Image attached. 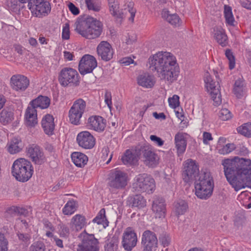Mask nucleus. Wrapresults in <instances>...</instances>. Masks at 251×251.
<instances>
[{"label": "nucleus", "instance_id": "obj_1", "mask_svg": "<svg viewBox=\"0 0 251 251\" xmlns=\"http://www.w3.org/2000/svg\"><path fill=\"white\" fill-rule=\"evenodd\" d=\"M222 164L227 181L236 191L251 188V160L235 157L223 160Z\"/></svg>", "mask_w": 251, "mask_h": 251}, {"label": "nucleus", "instance_id": "obj_2", "mask_svg": "<svg viewBox=\"0 0 251 251\" xmlns=\"http://www.w3.org/2000/svg\"><path fill=\"white\" fill-rule=\"evenodd\" d=\"M149 68L156 72L160 79L168 84L176 80L179 73V67L176 57L169 52H158L150 56L148 59Z\"/></svg>", "mask_w": 251, "mask_h": 251}, {"label": "nucleus", "instance_id": "obj_3", "mask_svg": "<svg viewBox=\"0 0 251 251\" xmlns=\"http://www.w3.org/2000/svg\"><path fill=\"white\" fill-rule=\"evenodd\" d=\"M75 30L88 39L98 38L102 31V24L97 19L87 16L78 19L75 24Z\"/></svg>", "mask_w": 251, "mask_h": 251}, {"label": "nucleus", "instance_id": "obj_4", "mask_svg": "<svg viewBox=\"0 0 251 251\" xmlns=\"http://www.w3.org/2000/svg\"><path fill=\"white\" fill-rule=\"evenodd\" d=\"M11 172L13 176L17 180L24 182L28 180L32 176L33 168L30 161L20 158L14 162Z\"/></svg>", "mask_w": 251, "mask_h": 251}, {"label": "nucleus", "instance_id": "obj_5", "mask_svg": "<svg viewBox=\"0 0 251 251\" xmlns=\"http://www.w3.org/2000/svg\"><path fill=\"white\" fill-rule=\"evenodd\" d=\"M132 188L137 192L152 193L155 190V184L154 179L147 174L137 175L134 179Z\"/></svg>", "mask_w": 251, "mask_h": 251}, {"label": "nucleus", "instance_id": "obj_6", "mask_svg": "<svg viewBox=\"0 0 251 251\" xmlns=\"http://www.w3.org/2000/svg\"><path fill=\"white\" fill-rule=\"evenodd\" d=\"M21 3H28L27 6L33 15L41 17L47 15L51 10L49 2L46 0H18Z\"/></svg>", "mask_w": 251, "mask_h": 251}, {"label": "nucleus", "instance_id": "obj_7", "mask_svg": "<svg viewBox=\"0 0 251 251\" xmlns=\"http://www.w3.org/2000/svg\"><path fill=\"white\" fill-rule=\"evenodd\" d=\"M128 176L127 173L117 169L110 171L108 177V185L112 189L121 190L127 184Z\"/></svg>", "mask_w": 251, "mask_h": 251}, {"label": "nucleus", "instance_id": "obj_8", "mask_svg": "<svg viewBox=\"0 0 251 251\" xmlns=\"http://www.w3.org/2000/svg\"><path fill=\"white\" fill-rule=\"evenodd\" d=\"M79 74L74 69L63 68L58 75V81L62 86H74L79 84Z\"/></svg>", "mask_w": 251, "mask_h": 251}, {"label": "nucleus", "instance_id": "obj_9", "mask_svg": "<svg viewBox=\"0 0 251 251\" xmlns=\"http://www.w3.org/2000/svg\"><path fill=\"white\" fill-rule=\"evenodd\" d=\"M81 242L78 244L76 251H99V242L94 234L86 233L81 235Z\"/></svg>", "mask_w": 251, "mask_h": 251}, {"label": "nucleus", "instance_id": "obj_10", "mask_svg": "<svg viewBox=\"0 0 251 251\" xmlns=\"http://www.w3.org/2000/svg\"><path fill=\"white\" fill-rule=\"evenodd\" d=\"M139 156H140L144 164L150 167H154L158 163L157 155L153 151L151 147L145 145L138 149Z\"/></svg>", "mask_w": 251, "mask_h": 251}, {"label": "nucleus", "instance_id": "obj_11", "mask_svg": "<svg viewBox=\"0 0 251 251\" xmlns=\"http://www.w3.org/2000/svg\"><path fill=\"white\" fill-rule=\"evenodd\" d=\"M206 75L204 82L206 88L210 94L211 98L214 101V104L215 106H218L222 102L219 83L218 81L212 79L208 73Z\"/></svg>", "mask_w": 251, "mask_h": 251}, {"label": "nucleus", "instance_id": "obj_12", "mask_svg": "<svg viewBox=\"0 0 251 251\" xmlns=\"http://www.w3.org/2000/svg\"><path fill=\"white\" fill-rule=\"evenodd\" d=\"M141 244L144 251H155L158 245L156 234L150 230L144 231L142 235Z\"/></svg>", "mask_w": 251, "mask_h": 251}, {"label": "nucleus", "instance_id": "obj_13", "mask_svg": "<svg viewBox=\"0 0 251 251\" xmlns=\"http://www.w3.org/2000/svg\"><path fill=\"white\" fill-rule=\"evenodd\" d=\"M137 235L135 230L128 227L124 230L122 235V246L126 251H131L136 246Z\"/></svg>", "mask_w": 251, "mask_h": 251}, {"label": "nucleus", "instance_id": "obj_14", "mask_svg": "<svg viewBox=\"0 0 251 251\" xmlns=\"http://www.w3.org/2000/svg\"><path fill=\"white\" fill-rule=\"evenodd\" d=\"M97 66L96 58L90 54L84 55L81 59L78 66L79 73L82 75L91 73Z\"/></svg>", "mask_w": 251, "mask_h": 251}, {"label": "nucleus", "instance_id": "obj_15", "mask_svg": "<svg viewBox=\"0 0 251 251\" xmlns=\"http://www.w3.org/2000/svg\"><path fill=\"white\" fill-rule=\"evenodd\" d=\"M199 173L198 166L195 161L189 159L185 161L182 173V177L185 182L188 183L195 179Z\"/></svg>", "mask_w": 251, "mask_h": 251}, {"label": "nucleus", "instance_id": "obj_16", "mask_svg": "<svg viewBox=\"0 0 251 251\" xmlns=\"http://www.w3.org/2000/svg\"><path fill=\"white\" fill-rule=\"evenodd\" d=\"M76 141L79 147L85 149H91L95 145V138L87 131L79 133L76 137Z\"/></svg>", "mask_w": 251, "mask_h": 251}, {"label": "nucleus", "instance_id": "obj_17", "mask_svg": "<svg viewBox=\"0 0 251 251\" xmlns=\"http://www.w3.org/2000/svg\"><path fill=\"white\" fill-rule=\"evenodd\" d=\"M98 55L101 60L108 61L112 58L114 51L111 45L107 41H102L100 42L97 48Z\"/></svg>", "mask_w": 251, "mask_h": 251}, {"label": "nucleus", "instance_id": "obj_18", "mask_svg": "<svg viewBox=\"0 0 251 251\" xmlns=\"http://www.w3.org/2000/svg\"><path fill=\"white\" fill-rule=\"evenodd\" d=\"M27 155L36 164L41 165L46 161V157L40 148L34 145L26 149Z\"/></svg>", "mask_w": 251, "mask_h": 251}, {"label": "nucleus", "instance_id": "obj_19", "mask_svg": "<svg viewBox=\"0 0 251 251\" xmlns=\"http://www.w3.org/2000/svg\"><path fill=\"white\" fill-rule=\"evenodd\" d=\"M106 124V120L102 117L92 116L88 118L87 126L89 129L101 132L104 130Z\"/></svg>", "mask_w": 251, "mask_h": 251}, {"label": "nucleus", "instance_id": "obj_20", "mask_svg": "<svg viewBox=\"0 0 251 251\" xmlns=\"http://www.w3.org/2000/svg\"><path fill=\"white\" fill-rule=\"evenodd\" d=\"M10 82L12 88L16 91H25L29 84L28 79L20 75H13L10 79Z\"/></svg>", "mask_w": 251, "mask_h": 251}, {"label": "nucleus", "instance_id": "obj_21", "mask_svg": "<svg viewBox=\"0 0 251 251\" xmlns=\"http://www.w3.org/2000/svg\"><path fill=\"white\" fill-rule=\"evenodd\" d=\"M152 210L155 213L156 217H164L166 212L164 199L157 196H154L152 200Z\"/></svg>", "mask_w": 251, "mask_h": 251}, {"label": "nucleus", "instance_id": "obj_22", "mask_svg": "<svg viewBox=\"0 0 251 251\" xmlns=\"http://www.w3.org/2000/svg\"><path fill=\"white\" fill-rule=\"evenodd\" d=\"M214 185L195 184V194L200 199L206 200L212 194Z\"/></svg>", "mask_w": 251, "mask_h": 251}, {"label": "nucleus", "instance_id": "obj_23", "mask_svg": "<svg viewBox=\"0 0 251 251\" xmlns=\"http://www.w3.org/2000/svg\"><path fill=\"white\" fill-rule=\"evenodd\" d=\"M14 120V109L11 107H5L0 112V123L3 126L10 124Z\"/></svg>", "mask_w": 251, "mask_h": 251}, {"label": "nucleus", "instance_id": "obj_24", "mask_svg": "<svg viewBox=\"0 0 251 251\" xmlns=\"http://www.w3.org/2000/svg\"><path fill=\"white\" fill-rule=\"evenodd\" d=\"M42 126L45 133L49 135H52L54 134L55 125L54 123V118L50 114L46 115L42 120Z\"/></svg>", "mask_w": 251, "mask_h": 251}, {"label": "nucleus", "instance_id": "obj_25", "mask_svg": "<svg viewBox=\"0 0 251 251\" xmlns=\"http://www.w3.org/2000/svg\"><path fill=\"white\" fill-rule=\"evenodd\" d=\"M246 85L242 77L238 78L235 80L232 92L235 96L238 98H242L246 93Z\"/></svg>", "mask_w": 251, "mask_h": 251}, {"label": "nucleus", "instance_id": "obj_26", "mask_svg": "<svg viewBox=\"0 0 251 251\" xmlns=\"http://www.w3.org/2000/svg\"><path fill=\"white\" fill-rule=\"evenodd\" d=\"M50 103V100L48 97L40 95L30 101L29 106L36 110L37 108L43 109L47 108Z\"/></svg>", "mask_w": 251, "mask_h": 251}, {"label": "nucleus", "instance_id": "obj_27", "mask_svg": "<svg viewBox=\"0 0 251 251\" xmlns=\"http://www.w3.org/2000/svg\"><path fill=\"white\" fill-rule=\"evenodd\" d=\"M138 149L135 151L127 150L122 157V160L125 165L135 164L138 159Z\"/></svg>", "mask_w": 251, "mask_h": 251}, {"label": "nucleus", "instance_id": "obj_28", "mask_svg": "<svg viewBox=\"0 0 251 251\" xmlns=\"http://www.w3.org/2000/svg\"><path fill=\"white\" fill-rule=\"evenodd\" d=\"M214 38L222 47H226L228 44V38L224 29L221 27L213 29Z\"/></svg>", "mask_w": 251, "mask_h": 251}, {"label": "nucleus", "instance_id": "obj_29", "mask_svg": "<svg viewBox=\"0 0 251 251\" xmlns=\"http://www.w3.org/2000/svg\"><path fill=\"white\" fill-rule=\"evenodd\" d=\"M86 218L81 214L75 215L71 219L70 226L73 230H80L86 225Z\"/></svg>", "mask_w": 251, "mask_h": 251}, {"label": "nucleus", "instance_id": "obj_30", "mask_svg": "<svg viewBox=\"0 0 251 251\" xmlns=\"http://www.w3.org/2000/svg\"><path fill=\"white\" fill-rule=\"evenodd\" d=\"M176 147L178 155L183 154L186 150L187 141L182 133H177L175 137Z\"/></svg>", "mask_w": 251, "mask_h": 251}, {"label": "nucleus", "instance_id": "obj_31", "mask_svg": "<svg viewBox=\"0 0 251 251\" xmlns=\"http://www.w3.org/2000/svg\"><path fill=\"white\" fill-rule=\"evenodd\" d=\"M137 80L139 85L147 88H152L155 82L154 77L148 74L140 75L138 77Z\"/></svg>", "mask_w": 251, "mask_h": 251}, {"label": "nucleus", "instance_id": "obj_32", "mask_svg": "<svg viewBox=\"0 0 251 251\" xmlns=\"http://www.w3.org/2000/svg\"><path fill=\"white\" fill-rule=\"evenodd\" d=\"M127 202L131 207L142 208L146 206V201L141 195H136L128 197Z\"/></svg>", "mask_w": 251, "mask_h": 251}, {"label": "nucleus", "instance_id": "obj_33", "mask_svg": "<svg viewBox=\"0 0 251 251\" xmlns=\"http://www.w3.org/2000/svg\"><path fill=\"white\" fill-rule=\"evenodd\" d=\"M7 150L10 154H15L22 151L24 144L20 139L13 138L7 144Z\"/></svg>", "mask_w": 251, "mask_h": 251}, {"label": "nucleus", "instance_id": "obj_34", "mask_svg": "<svg viewBox=\"0 0 251 251\" xmlns=\"http://www.w3.org/2000/svg\"><path fill=\"white\" fill-rule=\"evenodd\" d=\"M25 118L26 125L27 126L30 127L34 126L37 124V110L28 106L25 112Z\"/></svg>", "mask_w": 251, "mask_h": 251}, {"label": "nucleus", "instance_id": "obj_35", "mask_svg": "<svg viewBox=\"0 0 251 251\" xmlns=\"http://www.w3.org/2000/svg\"><path fill=\"white\" fill-rule=\"evenodd\" d=\"M71 158L75 165L79 167H84L88 161V157L85 154L80 152H73Z\"/></svg>", "mask_w": 251, "mask_h": 251}, {"label": "nucleus", "instance_id": "obj_36", "mask_svg": "<svg viewBox=\"0 0 251 251\" xmlns=\"http://www.w3.org/2000/svg\"><path fill=\"white\" fill-rule=\"evenodd\" d=\"M188 206L186 201L183 200H178L174 203L173 211L175 215L178 217L183 215L187 211Z\"/></svg>", "mask_w": 251, "mask_h": 251}, {"label": "nucleus", "instance_id": "obj_37", "mask_svg": "<svg viewBox=\"0 0 251 251\" xmlns=\"http://www.w3.org/2000/svg\"><path fill=\"white\" fill-rule=\"evenodd\" d=\"M195 184L214 185L213 177L210 173L207 171H201L199 174V179L196 180Z\"/></svg>", "mask_w": 251, "mask_h": 251}, {"label": "nucleus", "instance_id": "obj_38", "mask_svg": "<svg viewBox=\"0 0 251 251\" xmlns=\"http://www.w3.org/2000/svg\"><path fill=\"white\" fill-rule=\"evenodd\" d=\"M108 5L111 14L118 18H123L124 14L120 11L119 3L117 0H108Z\"/></svg>", "mask_w": 251, "mask_h": 251}, {"label": "nucleus", "instance_id": "obj_39", "mask_svg": "<svg viewBox=\"0 0 251 251\" xmlns=\"http://www.w3.org/2000/svg\"><path fill=\"white\" fill-rule=\"evenodd\" d=\"M92 222L96 223L98 225H102L104 227H106L108 226L109 222L106 218L105 210L104 208L100 209Z\"/></svg>", "mask_w": 251, "mask_h": 251}, {"label": "nucleus", "instance_id": "obj_40", "mask_svg": "<svg viewBox=\"0 0 251 251\" xmlns=\"http://www.w3.org/2000/svg\"><path fill=\"white\" fill-rule=\"evenodd\" d=\"M162 15V17L171 25L175 26L179 25L180 19L177 14H170L168 11L164 10Z\"/></svg>", "mask_w": 251, "mask_h": 251}, {"label": "nucleus", "instance_id": "obj_41", "mask_svg": "<svg viewBox=\"0 0 251 251\" xmlns=\"http://www.w3.org/2000/svg\"><path fill=\"white\" fill-rule=\"evenodd\" d=\"M88 10L98 12L101 9V2L98 0H85Z\"/></svg>", "mask_w": 251, "mask_h": 251}, {"label": "nucleus", "instance_id": "obj_42", "mask_svg": "<svg viewBox=\"0 0 251 251\" xmlns=\"http://www.w3.org/2000/svg\"><path fill=\"white\" fill-rule=\"evenodd\" d=\"M83 114L70 108L69 111V118L70 123L75 125L80 124V119Z\"/></svg>", "mask_w": 251, "mask_h": 251}, {"label": "nucleus", "instance_id": "obj_43", "mask_svg": "<svg viewBox=\"0 0 251 251\" xmlns=\"http://www.w3.org/2000/svg\"><path fill=\"white\" fill-rule=\"evenodd\" d=\"M77 208V204L74 200L69 201L63 208L64 214L69 215L73 214Z\"/></svg>", "mask_w": 251, "mask_h": 251}, {"label": "nucleus", "instance_id": "obj_44", "mask_svg": "<svg viewBox=\"0 0 251 251\" xmlns=\"http://www.w3.org/2000/svg\"><path fill=\"white\" fill-rule=\"evenodd\" d=\"M238 133L247 137L251 138V123L244 124L237 128Z\"/></svg>", "mask_w": 251, "mask_h": 251}, {"label": "nucleus", "instance_id": "obj_45", "mask_svg": "<svg viewBox=\"0 0 251 251\" xmlns=\"http://www.w3.org/2000/svg\"><path fill=\"white\" fill-rule=\"evenodd\" d=\"M71 109L83 114L86 109V102L82 99L75 100Z\"/></svg>", "mask_w": 251, "mask_h": 251}, {"label": "nucleus", "instance_id": "obj_46", "mask_svg": "<svg viewBox=\"0 0 251 251\" xmlns=\"http://www.w3.org/2000/svg\"><path fill=\"white\" fill-rule=\"evenodd\" d=\"M224 15L227 24L233 25L235 20L232 12L231 7L227 5H224Z\"/></svg>", "mask_w": 251, "mask_h": 251}, {"label": "nucleus", "instance_id": "obj_47", "mask_svg": "<svg viewBox=\"0 0 251 251\" xmlns=\"http://www.w3.org/2000/svg\"><path fill=\"white\" fill-rule=\"evenodd\" d=\"M119 241L116 237L108 240L104 246L105 251H117Z\"/></svg>", "mask_w": 251, "mask_h": 251}, {"label": "nucleus", "instance_id": "obj_48", "mask_svg": "<svg viewBox=\"0 0 251 251\" xmlns=\"http://www.w3.org/2000/svg\"><path fill=\"white\" fill-rule=\"evenodd\" d=\"M6 212L11 215L18 214L26 217L28 214L27 210L23 207L12 206L7 210Z\"/></svg>", "mask_w": 251, "mask_h": 251}, {"label": "nucleus", "instance_id": "obj_49", "mask_svg": "<svg viewBox=\"0 0 251 251\" xmlns=\"http://www.w3.org/2000/svg\"><path fill=\"white\" fill-rule=\"evenodd\" d=\"M46 246L41 241L34 242L29 247V251H46Z\"/></svg>", "mask_w": 251, "mask_h": 251}, {"label": "nucleus", "instance_id": "obj_50", "mask_svg": "<svg viewBox=\"0 0 251 251\" xmlns=\"http://www.w3.org/2000/svg\"><path fill=\"white\" fill-rule=\"evenodd\" d=\"M225 55L229 61V69H233L235 67V60L232 52L230 49H226L225 52Z\"/></svg>", "mask_w": 251, "mask_h": 251}, {"label": "nucleus", "instance_id": "obj_51", "mask_svg": "<svg viewBox=\"0 0 251 251\" xmlns=\"http://www.w3.org/2000/svg\"><path fill=\"white\" fill-rule=\"evenodd\" d=\"M235 148V146L234 144H227L219 149V153L222 154H226L233 151Z\"/></svg>", "mask_w": 251, "mask_h": 251}, {"label": "nucleus", "instance_id": "obj_52", "mask_svg": "<svg viewBox=\"0 0 251 251\" xmlns=\"http://www.w3.org/2000/svg\"><path fill=\"white\" fill-rule=\"evenodd\" d=\"M219 117L223 121H227L232 117L231 112L226 108H223L219 112Z\"/></svg>", "mask_w": 251, "mask_h": 251}, {"label": "nucleus", "instance_id": "obj_53", "mask_svg": "<svg viewBox=\"0 0 251 251\" xmlns=\"http://www.w3.org/2000/svg\"><path fill=\"white\" fill-rule=\"evenodd\" d=\"M8 243L4 234L0 232V251H7Z\"/></svg>", "mask_w": 251, "mask_h": 251}, {"label": "nucleus", "instance_id": "obj_54", "mask_svg": "<svg viewBox=\"0 0 251 251\" xmlns=\"http://www.w3.org/2000/svg\"><path fill=\"white\" fill-rule=\"evenodd\" d=\"M59 234L62 237H67L70 234V229L68 226L64 224L59 225Z\"/></svg>", "mask_w": 251, "mask_h": 251}, {"label": "nucleus", "instance_id": "obj_55", "mask_svg": "<svg viewBox=\"0 0 251 251\" xmlns=\"http://www.w3.org/2000/svg\"><path fill=\"white\" fill-rule=\"evenodd\" d=\"M169 105L174 108H176L179 104V97L177 95H175L172 98L168 99Z\"/></svg>", "mask_w": 251, "mask_h": 251}, {"label": "nucleus", "instance_id": "obj_56", "mask_svg": "<svg viewBox=\"0 0 251 251\" xmlns=\"http://www.w3.org/2000/svg\"><path fill=\"white\" fill-rule=\"evenodd\" d=\"M134 3L133 2H129L127 4L128 11L130 14V17L129 18V20L133 22L136 13V10L133 8Z\"/></svg>", "mask_w": 251, "mask_h": 251}, {"label": "nucleus", "instance_id": "obj_57", "mask_svg": "<svg viewBox=\"0 0 251 251\" xmlns=\"http://www.w3.org/2000/svg\"><path fill=\"white\" fill-rule=\"evenodd\" d=\"M62 38L63 40H68L70 38L69 25L66 23L64 25L62 29Z\"/></svg>", "mask_w": 251, "mask_h": 251}, {"label": "nucleus", "instance_id": "obj_58", "mask_svg": "<svg viewBox=\"0 0 251 251\" xmlns=\"http://www.w3.org/2000/svg\"><path fill=\"white\" fill-rule=\"evenodd\" d=\"M17 235L20 240L27 244H28L29 243L31 237L29 234L27 233L24 234L22 233L18 232L17 233Z\"/></svg>", "mask_w": 251, "mask_h": 251}, {"label": "nucleus", "instance_id": "obj_59", "mask_svg": "<svg viewBox=\"0 0 251 251\" xmlns=\"http://www.w3.org/2000/svg\"><path fill=\"white\" fill-rule=\"evenodd\" d=\"M159 239L160 242L161 243L162 245L164 247H167L170 244V238L169 237V236L165 234H162L159 237Z\"/></svg>", "mask_w": 251, "mask_h": 251}, {"label": "nucleus", "instance_id": "obj_60", "mask_svg": "<svg viewBox=\"0 0 251 251\" xmlns=\"http://www.w3.org/2000/svg\"><path fill=\"white\" fill-rule=\"evenodd\" d=\"M150 139L152 142H153L158 146H162L164 144V141L161 138L156 135H151Z\"/></svg>", "mask_w": 251, "mask_h": 251}, {"label": "nucleus", "instance_id": "obj_61", "mask_svg": "<svg viewBox=\"0 0 251 251\" xmlns=\"http://www.w3.org/2000/svg\"><path fill=\"white\" fill-rule=\"evenodd\" d=\"M68 7L70 11L74 15H77L79 13V10L78 8L75 6L73 3L70 2L68 4Z\"/></svg>", "mask_w": 251, "mask_h": 251}, {"label": "nucleus", "instance_id": "obj_62", "mask_svg": "<svg viewBox=\"0 0 251 251\" xmlns=\"http://www.w3.org/2000/svg\"><path fill=\"white\" fill-rule=\"evenodd\" d=\"M104 97L105 103L109 108H111L112 105L111 93L108 91H106Z\"/></svg>", "mask_w": 251, "mask_h": 251}, {"label": "nucleus", "instance_id": "obj_63", "mask_svg": "<svg viewBox=\"0 0 251 251\" xmlns=\"http://www.w3.org/2000/svg\"><path fill=\"white\" fill-rule=\"evenodd\" d=\"M211 134L209 132H204L203 133V142L204 144H207L208 141L212 140Z\"/></svg>", "mask_w": 251, "mask_h": 251}, {"label": "nucleus", "instance_id": "obj_64", "mask_svg": "<svg viewBox=\"0 0 251 251\" xmlns=\"http://www.w3.org/2000/svg\"><path fill=\"white\" fill-rule=\"evenodd\" d=\"M241 5L248 10H251V1L249 0H240Z\"/></svg>", "mask_w": 251, "mask_h": 251}]
</instances>
